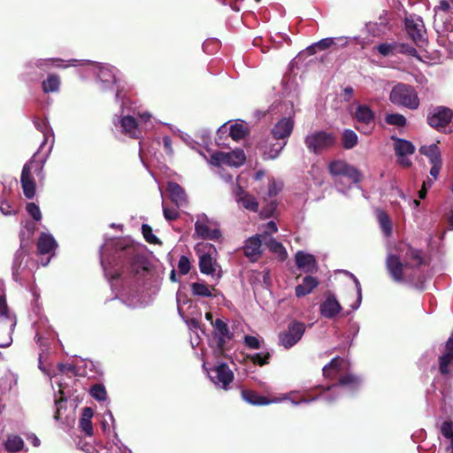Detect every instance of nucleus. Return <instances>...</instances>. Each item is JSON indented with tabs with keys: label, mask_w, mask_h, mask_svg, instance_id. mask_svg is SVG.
<instances>
[{
	"label": "nucleus",
	"mask_w": 453,
	"mask_h": 453,
	"mask_svg": "<svg viewBox=\"0 0 453 453\" xmlns=\"http://www.w3.org/2000/svg\"><path fill=\"white\" fill-rule=\"evenodd\" d=\"M391 139L395 142L394 150L397 157L414 154L415 146L411 142L395 136H392Z\"/></svg>",
	"instance_id": "27"
},
{
	"label": "nucleus",
	"mask_w": 453,
	"mask_h": 453,
	"mask_svg": "<svg viewBox=\"0 0 453 453\" xmlns=\"http://www.w3.org/2000/svg\"><path fill=\"white\" fill-rule=\"evenodd\" d=\"M212 326L215 329V336H225L227 340H232L234 338V333L229 330L227 324L221 319H216L212 323Z\"/></svg>",
	"instance_id": "32"
},
{
	"label": "nucleus",
	"mask_w": 453,
	"mask_h": 453,
	"mask_svg": "<svg viewBox=\"0 0 453 453\" xmlns=\"http://www.w3.org/2000/svg\"><path fill=\"white\" fill-rule=\"evenodd\" d=\"M439 8L443 12H448L450 8L449 3L447 0H441Z\"/></svg>",
	"instance_id": "64"
},
{
	"label": "nucleus",
	"mask_w": 453,
	"mask_h": 453,
	"mask_svg": "<svg viewBox=\"0 0 453 453\" xmlns=\"http://www.w3.org/2000/svg\"><path fill=\"white\" fill-rule=\"evenodd\" d=\"M294 126L295 121L293 119H280L272 128L273 140L287 141L293 132Z\"/></svg>",
	"instance_id": "10"
},
{
	"label": "nucleus",
	"mask_w": 453,
	"mask_h": 453,
	"mask_svg": "<svg viewBox=\"0 0 453 453\" xmlns=\"http://www.w3.org/2000/svg\"><path fill=\"white\" fill-rule=\"evenodd\" d=\"M441 161L431 163L432 167L430 169V174L434 180L438 178V175L441 168Z\"/></svg>",
	"instance_id": "57"
},
{
	"label": "nucleus",
	"mask_w": 453,
	"mask_h": 453,
	"mask_svg": "<svg viewBox=\"0 0 453 453\" xmlns=\"http://www.w3.org/2000/svg\"><path fill=\"white\" fill-rule=\"evenodd\" d=\"M287 145V141L280 140H273L272 138H267L261 144L260 147L264 151L265 158L268 159H275L278 157L281 150Z\"/></svg>",
	"instance_id": "16"
},
{
	"label": "nucleus",
	"mask_w": 453,
	"mask_h": 453,
	"mask_svg": "<svg viewBox=\"0 0 453 453\" xmlns=\"http://www.w3.org/2000/svg\"><path fill=\"white\" fill-rule=\"evenodd\" d=\"M209 219L204 217L203 220H196L195 223V232L199 238L203 240L218 241L221 238V232L218 228H211L208 225Z\"/></svg>",
	"instance_id": "12"
},
{
	"label": "nucleus",
	"mask_w": 453,
	"mask_h": 453,
	"mask_svg": "<svg viewBox=\"0 0 453 453\" xmlns=\"http://www.w3.org/2000/svg\"><path fill=\"white\" fill-rule=\"evenodd\" d=\"M262 240L260 235H254L246 240L243 246L244 255L250 262H257L261 257Z\"/></svg>",
	"instance_id": "14"
},
{
	"label": "nucleus",
	"mask_w": 453,
	"mask_h": 453,
	"mask_svg": "<svg viewBox=\"0 0 453 453\" xmlns=\"http://www.w3.org/2000/svg\"><path fill=\"white\" fill-rule=\"evenodd\" d=\"M58 369L61 372H64V373L74 372L75 366L73 365L59 364Z\"/></svg>",
	"instance_id": "60"
},
{
	"label": "nucleus",
	"mask_w": 453,
	"mask_h": 453,
	"mask_svg": "<svg viewBox=\"0 0 453 453\" xmlns=\"http://www.w3.org/2000/svg\"><path fill=\"white\" fill-rule=\"evenodd\" d=\"M389 100L393 104L409 110H417L419 106L417 91L411 85L406 83L399 82L395 85L390 91Z\"/></svg>",
	"instance_id": "4"
},
{
	"label": "nucleus",
	"mask_w": 453,
	"mask_h": 453,
	"mask_svg": "<svg viewBox=\"0 0 453 453\" xmlns=\"http://www.w3.org/2000/svg\"><path fill=\"white\" fill-rule=\"evenodd\" d=\"M122 133L133 139H138L142 131L138 127L136 119L133 116H125L119 119Z\"/></svg>",
	"instance_id": "22"
},
{
	"label": "nucleus",
	"mask_w": 453,
	"mask_h": 453,
	"mask_svg": "<svg viewBox=\"0 0 453 453\" xmlns=\"http://www.w3.org/2000/svg\"><path fill=\"white\" fill-rule=\"evenodd\" d=\"M166 191L169 195L170 200L177 206L180 207L186 204L187 196L180 185L174 181L167 183Z\"/></svg>",
	"instance_id": "18"
},
{
	"label": "nucleus",
	"mask_w": 453,
	"mask_h": 453,
	"mask_svg": "<svg viewBox=\"0 0 453 453\" xmlns=\"http://www.w3.org/2000/svg\"><path fill=\"white\" fill-rule=\"evenodd\" d=\"M282 189V184L277 183L273 179L270 180L268 184V196H276Z\"/></svg>",
	"instance_id": "50"
},
{
	"label": "nucleus",
	"mask_w": 453,
	"mask_h": 453,
	"mask_svg": "<svg viewBox=\"0 0 453 453\" xmlns=\"http://www.w3.org/2000/svg\"><path fill=\"white\" fill-rule=\"evenodd\" d=\"M213 372L216 373V376L215 378L211 377V380L217 385L221 384V388L226 390L234 378L233 371L226 364L221 363L213 369Z\"/></svg>",
	"instance_id": "13"
},
{
	"label": "nucleus",
	"mask_w": 453,
	"mask_h": 453,
	"mask_svg": "<svg viewBox=\"0 0 453 453\" xmlns=\"http://www.w3.org/2000/svg\"><path fill=\"white\" fill-rule=\"evenodd\" d=\"M385 121L388 125L395 126L398 127H403L407 124L406 118L400 113L387 114L385 117Z\"/></svg>",
	"instance_id": "42"
},
{
	"label": "nucleus",
	"mask_w": 453,
	"mask_h": 453,
	"mask_svg": "<svg viewBox=\"0 0 453 453\" xmlns=\"http://www.w3.org/2000/svg\"><path fill=\"white\" fill-rule=\"evenodd\" d=\"M24 447V441L19 435H9L5 441V449L8 452L16 453L20 451Z\"/></svg>",
	"instance_id": "36"
},
{
	"label": "nucleus",
	"mask_w": 453,
	"mask_h": 453,
	"mask_svg": "<svg viewBox=\"0 0 453 453\" xmlns=\"http://www.w3.org/2000/svg\"><path fill=\"white\" fill-rule=\"evenodd\" d=\"M15 325V316L9 312L5 296H0V348L11 344L12 333Z\"/></svg>",
	"instance_id": "6"
},
{
	"label": "nucleus",
	"mask_w": 453,
	"mask_h": 453,
	"mask_svg": "<svg viewBox=\"0 0 453 453\" xmlns=\"http://www.w3.org/2000/svg\"><path fill=\"white\" fill-rule=\"evenodd\" d=\"M198 265L200 272L203 274L210 275L215 272L213 259L211 256L208 253H204L202 256H200Z\"/></svg>",
	"instance_id": "33"
},
{
	"label": "nucleus",
	"mask_w": 453,
	"mask_h": 453,
	"mask_svg": "<svg viewBox=\"0 0 453 453\" xmlns=\"http://www.w3.org/2000/svg\"><path fill=\"white\" fill-rule=\"evenodd\" d=\"M405 266L414 268L426 264L425 256L422 250L415 249L410 245L404 254Z\"/></svg>",
	"instance_id": "20"
},
{
	"label": "nucleus",
	"mask_w": 453,
	"mask_h": 453,
	"mask_svg": "<svg viewBox=\"0 0 453 453\" xmlns=\"http://www.w3.org/2000/svg\"><path fill=\"white\" fill-rule=\"evenodd\" d=\"M93 415H94V411H93L92 408L85 407L82 410L81 418V419H86V420H91Z\"/></svg>",
	"instance_id": "59"
},
{
	"label": "nucleus",
	"mask_w": 453,
	"mask_h": 453,
	"mask_svg": "<svg viewBox=\"0 0 453 453\" xmlns=\"http://www.w3.org/2000/svg\"><path fill=\"white\" fill-rule=\"evenodd\" d=\"M271 355L269 352H266L265 355L261 353H255L252 355H248L247 358L252 361V363L256 365L263 366L265 365L269 364Z\"/></svg>",
	"instance_id": "45"
},
{
	"label": "nucleus",
	"mask_w": 453,
	"mask_h": 453,
	"mask_svg": "<svg viewBox=\"0 0 453 453\" xmlns=\"http://www.w3.org/2000/svg\"><path fill=\"white\" fill-rule=\"evenodd\" d=\"M145 262V257L136 250L134 245H124L121 242H117L112 256V263L113 266H119V268L113 271L108 269L105 259L101 260V265L104 267L105 276L109 280L113 281L120 279L124 273V266L127 267V273L132 277L142 275L148 270ZM109 265H111V261H109Z\"/></svg>",
	"instance_id": "1"
},
{
	"label": "nucleus",
	"mask_w": 453,
	"mask_h": 453,
	"mask_svg": "<svg viewBox=\"0 0 453 453\" xmlns=\"http://www.w3.org/2000/svg\"><path fill=\"white\" fill-rule=\"evenodd\" d=\"M191 291L194 296L202 297H211L212 293L210 287L204 283L194 282L191 284Z\"/></svg>",
	"instance_id": "40"
},
{
	"label": "nucleus",
	"mask_w": 453,
	"mask_h": 453,
	"mask_svg": "<svg viewBox=\"0 0 453 453\" xmlns=\"http://www.w3.org/2000/svg\"><path fill=\"white\" fill-rule=\"evenodd\" d=\"M142 233L145 241L150 244H160V240L153 234L152 228L147 224L142 226Z\"/></svg>",
	"instance_id": "44"
},
{
	"label": "nucleus",
	"mask_w": 453,
	"mask_h": 453,
	"mask_svg": "<svg viewBox=\"0 0 453 453\" xmlns=\"http://www.w3.org/2000/svg\"><path fill=\"white\" fill-rule=\"evenodd\" d=\"M244 343L247 347L252 349H258L261 347L259 340L252 335H245Z\"/></svg>",
	"instance_id": "54"
},
{
	"label": "nucleus",
	"mask_w": 453,
	"mask_h": 453,
	"mask_svg": "<svg viewBox=\"0 0 453 453\" xmlns=\"http://www.w3.org/2000/svg\"><path fill=\"white\" fill-rule=\"evenodd\" d=\"M403 266H405V264H403L400 260V257L397 255L389 254L387 257V270L390 274L391 278L393 279V280H395V282H403Z\"/></svg>",
	"instance_id": "11"
},
{
	"label": "nucleus",
	"mask_w": 453,
	"mask_h": 453,
	"mask_svg": "<svg viewBox=\"0 0 453 453\" xmlns=\"http://www.w3.org/2000/svg\"><path fill=\"white\" fill-rule=\"evenodd\" d=\"M265 244L272 253L278 256L280 261H284L287 258L288 252L281 242L271 237L268 241L265 242Z\"/></svg>",
	"instance_id": "29"
},
{
	"label": "nucleus",
	"mask_w": 453,
	"mask_h": 453,
	"mask_svg": "<svg viewBox=\"0 0 453 453\" xmlns=\"http://www.w3.org/2000/svg\"><path fill=\"white\" fill-rule=\"evenodd\" d=\"M420 154L427 157L430 163L441 161V151L436 144H431L429 146L424 145L419 149Z\"/></svg>",
	"instance_id": "31"
},
{
	"label": "nucleus",
	"mask_w": 453,
	"mask_h": 453,
	"mask_svg": "<svg viewBox=\"0 0 453 453\" xmlns=\"http://www.w3.org/2000/svg\"><path fill=\"white\" fill-rule=\"evenodd\" d=\"M241 394L242 399L252 405H267L275 402V400H271L266 396L259 395L256 391L251 389H242Z\"/></svg>",
	"instance_id": "25"
},
{
	"label": "nucleus",
	"mask_w": 453,
	"mask_h": 453,
	"mask_svg": "<svg viewBox=\"0 0 453 453\" xmlns=\"http://www.w3.org/2000/svg\"><path fill=\"white\" fill-rule=\"evenodd\" d=\"M43 161L35 159V155L23 166L20 183L24 196L27 199L34 198L35 195V181L33 174L42 178Z\"/></svg>",
	"instance_id": "3"
},
{
	"label": "nucleus",
	"mask_w": 453,
	"mask_h": 453,
	"mask_svg": "<svg viewBox=\"0 0 453 453\" xmlns=\"http://www.w3.org/2000/svg\"><path fill=\"white\" fill-rule=\"evenodd\" d=\"M229 135L234 141H240L248 135V129L239 123H235L230 127Z\"/></svg>",
	"instance_id": "41"
},
{
	"label": "nucleus",
	"mask_w": 453,
	"mask_h": 453,
	"mask_svg": "<svg viewBox=\"0 0 453 453\" xmlns=\"http://www.w3.org/2000/svg\"><path fill=\"white\" fill-rule=\"evenodd\" d=\"M37 250L39 254H50L57 248V242L52 235L42 233L37 241Z\"/></svg>",
	"instance_id": "26"
},
{
	"label": "nucleus",
	"mask_w": 453,
	"mask_h": 453,
	"mask_svg": "<svg viewBox=\"0 0 453 453\" xmlns=\"http://www.w3.org/2000/svg\"><path fill=\"white\" fill-rule=\"evenodd\" d=\"M178 269L180 274L186 275L191 269V264L188 257L182 255L178 263Z\"/></svg>",
	"instance_id": "48"
},
{
	"label": "nucleus",
	"mask_w": 453,
	"mask_h": 453,
	"mask_svg": "<svg viewBox=\"0 0 453 453\" xmlns=\"http://www.w3.org/2000/svg\"><path fill=\"white\" fill-rule=\"evenodd\" d=\"M358 137L357 134L350 129H345L342 135V147L345 150H351L357 145Z\"/></svg>",
	"instance_id": "35"
},
{
	"label": "nucleus",
	"mask_w": 453,
	"mask_h": 453,
	"mask_svg": "<svg viewBox=\"0 0 453 453\" xmlns=\"http://www.w3.org/2000/svg\"><path fill=\"white\" fill-rule=\"evenodd\" d=\"M217 338V353L219 355H224L225 351L226 350V337L223 336H215Z\"/></svg>",
	"instance_id": "56"
},
{
	"label": "nucleus",
	"mask_w": 453,
	"mask_h": 453,
	"mask_svg": "<svg viewBox=\"0 0 453 453\" xmlns=\"http://www.w3.org/2000/svg\"><path fill=\"white\" fill-rule=\"evenodd\" d=\"M295 260L296 266L305 273H314L318 269L315 257L311 254L298 251L295 256Z\"/></svg>",
	"instance_id": "19"
},
{
	"label": "nucleus",
	"mask_w": 453,
	"mask_h": 453,
	"mask_svg": "<svg viewBox=\"0 0 453 453\" xmlns=\"http://www.w3.org/2000/svg\"><path fill=\"white\" fill-rule=\"evenodd\" d=\"M90 395L97 401H104L107 397L105 388L102 384H96L92 386Z\"/></svg>",
	"instance_id": "46"
},
{
	"label": "nucleus",
	"mask_w": 453,
	"mask_h": 453,
	"mask_svg": "<svg viewBox=\"0 0 453 453\" xmlns=\"http://www.w3.org/2000/svg\"><path fill=\"white\" fill-rule=\"evenodd\" d=\"M359 383L360 380L358 377L351 373H347L339 379L337 385L342 387H349L351 389H356ZM334 386H336V384L333 385L332 387Z\"/></svg>",
	"instance_id": "39"
},
{
	"label": "nucleus",
	"mask_w": 453,
	"mask_h": 453,
	"mask_svg": "<svg viewBox=\"0 0 453 453\" xmlns=\"http://www.w3.org/2000/svg\"><path fill=\"white\" fill-rule=\"evenodd\" d=\"M343 363V359L340 357H334L329 364L324 366L323 374L325 377H332L331 370H335L339 372L341 370L342 365Z\"/></svg>",
	"instance_id": "43"
},
{
	"label": "nucleus",
	"mask_w": 453,
	"mask_h": 453,
	"mask_svg": "<svg viewBox=\"0 0 453 453\" xmlns=\"http://www.w3.org/2000/svg\"><path fill=\"white\" fill-rule=\"evenodd\" d=\"M27 213L35 220L40 221L42 219V213L40 208L35 203H28L26 206Z\"/></svg>",
	"instance_id": "47"
},
{
	"label": "nucleus",
	"mask_w": 453,
	"mask_h": 453,
	"mask_svg": "<svg viewBox=\"0 0 453 453\" xmlns=\"http://www.w3.org/2000/svg\"><path fill=\"white\" fill-rule=\"evenodd\" d=\"M60 77L57 74H49L47 79L42 81V88L44 93L58 92L60 87Z\"/></svg>",
	"instance_id": "30"
},
{
	"label": "nucleus",
	"mask_w": 453,
	"mask_h": 453,
	"mask_svg": "<svg viewBox=\"0 0 453 453\" xmlns=\"http://www.w3.org/2000/svg\"><path fill=\"white\" fill-rule=\"evenodd\" d=\"M439 372L442 376L450 374L449 366L453 365V331L445 342L441 355L438 357Z\"/></svg>",
	"instance_id": "9"
},
{
	"label": "nucleus",
	"mask_w": 453,
	"mask_h": 453,
	"mask_svg": "<svg viewBox=\"0 0 453 453\" xmlns=\"http://www.w3.org/2000/svg\"><path fill=\"white\" fill-rule=\"evenodd\" d=\"M336 43L337 42H335V39H334V38H331V37L324 38V39L319 41L318 42H315L312 45L309 46L307 48V50L310 55H313L318 50H325L326 49L331 48L332 46H334Z\"/></svg>",
	"instance_id": "37"
},
{
	"label": "nucleus",
	"mask_w": 453,
	"mask_h": 453,
	"mask_svg": "<svg viewBox=\"0 0 453 453\" xmlns=\"http://www.w3.org/2000/svg\"><path fill=\"white\" fill-rule=\"evenodd\" d=\"M163 213L164 217L167 220H175L179 218V211L176 208H169L165 205H163Z\"/></svg>",
	"instance_id": "52"
},
{
	"label": "nucleus",
	"mask_w": 453,
	"mask_h": 453,
	"mask_svg": "<svg viewBox=\"0 0 453 453\" xmlns=\"http://www.w3.org/2000/svg\"><path fill=\"white\" fill-rule=\"evenodd\" d=\"M354 118L358 123L368 126L374 123L375 113L370 106L366 104H359L356 108Z\"/></svg>",
	"instance_id": "23"
},
{
	"label": "nucleus",
	"mask_w": 453,
	"mask_h": 453,
	"mask_svg": "<svg viewBox=\"0 0 453 453\" xmlns=\"http://www.w3.org/2000/svg\"><path fill=\"white\" fill-rule=\"evenodd\" d=\"M426 123L440 133L453 132V110L443 105H431L426 112Z\"/></svg>",
	"instance_id": "2"
},
{
	"label": "nucleus",
	"mask_w": 453,
	"mask_h": 453,
	"mask_svg": "<svg viewBox=\"0 0 453 453\" xmlns=\"http://www.w3.org/2000/svg\"><path fill=\"white\" fill-rule=\"evenodd\" d=\"M163 146H164L165 152L166 154H169V155L173 154V150L172 147V140L169 136H165L163 138Z\"/></svg>",
	"instance_id": "58"
},
{
	"label": "nucleus",
	"mask_w": 453,
	"mask_h": 453,
	"mask_svg": "<svg viewBox=\"0 0 453 453\" xmlns=\"http://www.w3.org/2000/svg\"><path fill=\"white\" fill-rule=\"evenodd\" d=\"M79 427L81 431L85 433L88 436L93 435V426L91 420H86L80 418L79 420Z\"/></svg>",
	"instance_id": "53"
},
{
	"label": "nucleus",
	"mask_w": 453,
	"mask_h": 453,
	"mask_svg": "<svg viewBox=\"0 0 453 453\" xmlns=\"http://www.w3.org/2000/svg\"><path fill=\"white\" fill-rule=\"evenodd\" d=\"M306 326L303 322L294 320L288 325L286 330L278 335L279 345L288 349L295 346L305 333Z\"/></svg>",
	"instance_id": "7"
},
{
	"label": "nucleus",
	"mask_w": 453,
	"mask_h": 453,
	"mask_svg": "<svg viewBox=\"0 0 453 453\" xmlns=\"http://www.w3.org/2000/svg\"><path fill=\"white\" fill-rule=\"evenodd\" d=\"M398 54H405L411 57H418L417 50L408 43L398 42Z\"/></svg>",
	"instance_id": "49"
},
{
	"label": "nucleus",
	"mask_w": 453,
	"mask_h": 453,
	"mask_svg": "<svg viewBox=\"0 0 453 453\" xmlns=\"http://www.w3.org/2000/svg\"><path fill=\"white\" fill-rule=\"evenodd\" d=\"M235 200L248 211L253 212H257L258 211L259 205L255 196L246 192L241 186H238L236 188Z\"/></svg>",
	"instance_id": "17"
},
{
	"label": "nucleus",
	"mask_w": 453,
	"mask_h": 453,
	"mask_svg": "<svg viewBox=\"0 0 453 453\" xmlns=\"http://www.w3.org/2000/svg\"><path fill=\"white\" fill-rule=\"evenodd\" d=\"M304 144L309 152L319 155L336 144V137L333 133L315 131L304 138Z\"/></svg>",
	"instance_id": "5"
},
{
	"label": "nucleus",
	"mask_w": 453,
	"mask_h": 453,
	"mask_svg": "<svg viewBox=\"0 0 453 453\" xmlns=\"http://www.w3.org/2000/svg\"><path fill=\"white\" fill-rule=\"evenodd\" d=\"M397 157H398L397 162L400 165H402L405 168L411 166L412 163L410 159L406 158V156Z\"/></svg>",
	"instance_id": "63"
},
{
	"label": "nucleus",
	"mask_w": 453,
	"mask_h": 453,
	"mask_svg": "<svg viewBox=\"0 0 453 453\" xmlns=\"http://www.w3.org/2000/svg\"><path fill=\"white\" fill-rule=\"evenodd\" d=\"M225 165L235 167L242 165L246 160L244 151L241 149L225 152Z\"/></svg>",
	"instance_id": "28"
},
{
	"label": "nucleus",
	"mask_w": 453,
	"mask_h": 453,
	"mask_svg": "<svg viewBox=\"0 0 453 453\" xmlns=\"http://www.w3.org/2000/svg\"><path fill=\"white\" fill-rule=\"evenodd\" d=\"M335 42H337L334 46H336L338 48H343L346 47L349 44V39L347 37H336L334 38Z\"/></svg>",
	"instance_id": "61"
},
{
	"label": "nucleus",
	"mask_w": 453,
	"mask_h": 453,
	"mask_svg": "<svg viewBox=\"0 0 453 453\" xmlns=\"http://www.w3.org/2000/svg\"><path fill=\"white\" fill-rule=\"evenodd\" d=\"M320 314L326 319L336 317L342 311V306L333 294H328L326 300L320 303Z\"/></svg>",
	"instance_id": "15"
},
{
	"label": "nucleus",
	"mask_w": 453,
	"mask_h": 453,
	"mask_svg": "<svg viewBox=\"0 0 453 453\" xmlns=\"http://www.w3.org/2000/svg\"><path fill=\"white\" fill-rule=\"evenodd\" d=\"M328 172L333 176H344L353 183H359L362 180L361 172L355 166L343 160H334L328 165Z\"/></svg>",
	"instance_id": "8"
},
{
	"label": "nucleus",
	"mask_w": 453,
	"mask_h": 453,
	"mask_svg": "<svg viewBox=\"0 0 453 453\" xmlns=\"http://www.w3.org/2000/svg\"><path fill=\"white\" fill-rule=\"evenodd\" d=\"M319 286V280L316 277L307 275L303 279L302 284H299L295 288V293L297 297H303L312 292Z\"/></svg>",
	"instance_id": "24"
},
{
	"label": "nucleus",
	"mask_w": 453,
	"mask_h": 453,
	"mask_svg": "<svg viewBox=\"0 0 453 453\" xmlns=\"http://www.w3.org/2000/svg\"><path fill=\"white\" fill-rule=\"evenodd\" d=\"M225 152L222 151L215 152L211 156V162L215 166L225 165Z\"/></svg>",
	"instance_id": "55"
},
{
	"label": "nucleus",
	"mask_w": 453,
	"mask_h": 453,
	"mask_svg": "<svg viewBox=\"0 0 453 453\" xmlns=\"http://www.w3.org/2000/svg\"><path fill=\"white\" fill-rule=\"evenodd\" d=\"M441 433L447 439L453 437V422L444 421L441 426Z\"/></svg>",
	"instance_id": "51"
},
{
	"label": "nucleus",
	"mask_w": 453,
	"mask_h": 453,
	"mask_svg": "<svg viewBox=\"0 0 453 453\" xmlns=\"http://www.w3.org/2000/svg\"><path fill=\"white\" fill-rule=\"evenodd\" d=\"M377 218L384 235L387 237L390 236L392 234V223L388 214L380 211Z\"/></svg>",
	"instance_id": "38"
},
{
	"label": "nucleus",
	"mask_w": 453,
	"mask_h": 453,
	"mask_svg": "<svg viewBox=\"0 0 453 453\" xmlns=\"http://www.w3.org/2000/svg\"><path fill=\"white\" fill-rule=\"evenodd\" d=\"M405 28L409 36L412 41L418 45L419 42H423V29L424 25L422 20H414L412 19H405Z\"/></svg>",
	"instance_id": "21"
},
{
	"label": "nucleus",
	"mask_w": 453,
	"mask_h": 453,
	"mask_svg": "<svg viewBox=\"0 0 453 453\" xmlns=\"http://www.w3.org/2000/svg\"><path fill=\"white\" fill-rule=\"evenodd\" d=\"M353 94H354V89L351 87H346L343 89L344 101H346V102L350 101V99L353 96Z\"/></svg>",
	"instance_id": "62"
},
{
	"label": "nucleus",
	"mask_w": 453,
	"mask_h": 453,
	"mask_svg": "<svg viewBox=\"0 0 453 453\" xmlns=\"http://www.w3.org/2000/svg\"><path fill=\"white\" fill-rule=\"evenodd\" d=\"M375 49L383 57L395 56L398 54V42L380 43Z\"/></svg>",
	"instance_id": "34"
}]
</instances>
